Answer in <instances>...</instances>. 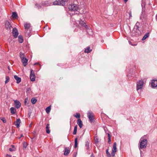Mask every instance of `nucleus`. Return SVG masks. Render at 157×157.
Listing matches in <instances>:
<instances>
[{"label":"nucleus","instance_id":"4c0bfd02","mask_svg":"<svg viewBox=\"0 0 157 157\" xmlns=\"http://www.w3.org/2000/svg\"><path fill=\"white\" fill-rule=\"evenodd\" d=\"M25 105H27L28 104V98H26L25 99Z\"/></svg>","mask_w":157,"mask_h":157},{"label":"nucleus","instance_id":"37998d69","mask_svg":"<svg viewBox=\"0 0 157 157\" xmlns=\"http://www.w3.org/2000/svg\"><path fill=\"white\" fill-rule=\"evenodd\" d=\"M95 143H98V140L97 139H96L95 140Z\"/></svg>","mask_w":157,"mask_h":157},{"label":"nucleus","instance_id":"a19ab883","mask_svg":"<svg viewBox=\"0 0 157 157\" xmlns=\"http://www.w3.org/2000/svg\"><path fill=\"white\" fill-rule=\"evenodd\" d=\"M49 124H47L46 126V129H49Z\"/></svg>","mask_w":157,"mask_h":157},{"label":"nucleus","instance_id":"a211bd4d","mask_svg":"<svg viewBox=\"0 0 157 157\" xmlns=\"http://www.w3.org/2000/svg\"><path fill=\"white\" fill-rule=\"evenodd\" d=\"M14 78L16 80L17 83H19L21 82V80L20 78L16 75H14Z\"/></svg>","mask_w":157,"mask_h":157},{"label":"nucleus","instance_id":"f8f14e48","mask_svg":"<svg viewBox=\"0 0 157 157\" xmlns=\"http://www.w3.org/2000/svg\"><path fill=\"white\" fill-rule=\"evenodd\" d=\"M21 123V121L19 118L17 119L16 121L14 122V124L16 126L17 128H18L20 127V124Z\"/></svg>","mask_w":157,"mask_h":157},{"label":"nucleus","instance_id":"bb28decb","mask_svg":"<svg viewBox=\"0 0 157 157\" xmlns=\"http://www.w3.org/2000/svg\"><path fill=\"white\" fill-rule=\"evenodd\" d=\"M31 101L32 104H34L36 103L37 100L36 98H32Z\"/></svg>","mask_w":157,"mask_h":157},{"label":"nucleus","instance_id":"c9c22d12","mask_svg":"<svg viewBox=\"0 0 157 157\" xmlns=\"http://www.w3.org/2000/svg\"><path fill=\"white\" fill-rule=\"evenodd\" d=\"M128 13L129 15V18H130L131 17H132L131 11H129L128 12Z\"/></svg>","mask_w":157,"mask_h":157},{"label":"nucleus","instance_id":"aec40b11","mask_svg":"<svg viewBox=\"0 0 157 157\" xmlns=\"http://www.w3.org/2000/svg\"><path fill=\"white\" fill-rule=\"evenodd\" d=\"M12 16L13 18L17 19L18 16L16 12H13L12 13Z\"/></svg>","mask_w":157,"mask_h":157},{"label":"nucleus","instance_id":"4be33fe9","mask_svg":"<svg viewBox=\"0 0 157 157\" xmlns=\"http://www.w3.org/2000/svg\"><path fill=\"white\" fill-rule=\"evenodd\" d=\"M89 144L90 142L88 141H87L86 142L85 147H86V149L87 150H88L89 148Z\"/></svg>","mask_w":157,"mask_h":157},{"label":"nucleus","instance_id":"a878e982","mask_svg":"<svg viewBox=\"0 0 157 157\" xmlns=\"http://www.w3.org/2000/svg\"><path fill=\"white\" fill-rule=\"evenodd\" d=\"M10 110L11 111V113L13 114H14L16 111V109L13 107L11 108L10 109Z\"/></svg>","mask_w":157,"mask_h":157},{"label":"nucleus","instance_id":"ea45409f","mask_svg":"<svg viewBox=\"0 0 157 157\" xmlns=\"http://www.w3.org/2000/svg\"><path fill=\"white\" fill-rule=\"evenodd\" d=\"M46 129V133H47L49 134L50 133V131L49 129Z\"/></svg>","mask_w":157,"mask_h":157},{"label":"nucleus","instance_id":"72a5a7b5","mask_svg":"<svg viewBox=\"0 0 157 157\" xmlns=\"http://www.w3.org/2000/svg\"><path fill=\"white\" fill-rule=\"evenodd\" d=\"M28 145V144L24 142L23 143V147L25 148H26Z\"/></svg>","mask_w":157,"mask_h":157},{"label":"nucleus","instance_id":"412c9836","mask_svg":"<svg viewBox=\"0 0 157 157\" xmlns=\"http://www.w3.org/2000/svg\"><path fill=\"white\" fill-rule=\"evenodd\" d=\"M18 40L20 43H22L23 41V37L21 35H19L18 37Z\"/></svg>","mask_w":157,"mask_h":157},{"label":"nucleus","instance_id":"f257e3e1","mask_svg":"<svg viewBox=\"0 0 157 157\" xmlns=\"http://www.w3.org/2000/svg\"><path fill=\"white\" fill-rule=\"evenodd\" d=\"M145 136H142L139 140L138 147L140 150V154L142 153L140 149L146 148L147 145V140L145 138Z\"/></svg>","mask_w":157,"mask_h":157},{"label":"nucleus","instance_id":"4468645a","mask_svg":"<svg viewBox=\"0 0 157 157\" xmlns=\"http://www.w3.org/2000/svg\"><path fill=\"white\" fill-rule=\"evenodd\" d=\"M79 23V25L85 27L86 29H87L88 27L87 25H86V23L85 22H84L83 21H78Z\"/></svg>","mask_w":157,"mask_h":157},{"label":"nucleus","instance_id":"9b49d317","mask_svg":"<svg viewBox=\"0 0 157 157\" xmlns=\"http://www.w3.org/2000/svg\"><path fill=\"white\" fill-rule=\"evenodd\" d=\"M21 60L24 66H26L27 65L28 60L26 58L21 59Z\"/></svg>","mask_w":157,"mask_h":157},{"label":"nucleus","instance_id":"864d4df0","mask_svg":"<svg viewBox=\"0 0 157 157\" xmlns=\"http://www.w3.org/2000/svg\"><path fill=\"white\" fill-rule=\"evenodd\" d=\"M8 69L9 70L10 69V68H9V67H8Z\"/></svg>","mask_w":157,"mask_h":157},{"label":"nucleus","instance_id":"49530a36","mask_svg":"<svg viewBox=\"0 0 157 157\" xmlns=\"http://www.w3.org/2000/svg\"><path fill=\"white\" fill-rule=\"evenodd\" d=\"M36 64H38V65H40V64L39 63H34V65H36Z\"/></svg>","mask_w":157,"mask_h":157},{"label":"nucleus","instance_id":"39448f33","mask_svg":"<svg viewBox=\"0 0 157 157\" xmlns=\"http://www.w3.org/2000/svg\"><path fill=\"white\" fill-rule=\"evenodd\" d=\"M116 147L117 144L116 142H114L113 144L112 150L111 153V155L113 157L115 156V153L117 151V148Z\"/></svg>","mask_w":157,"mask_h":157},{"label":"nucleus","instance_id":"3c124183","mask_svg":"<svg viewBox=\"0 0 157 157\" xmlns=\"http://www.w3.org/2000/svg\"><path fill=\"white\" fill-rule=\"evenodd\" d=\"M23 136V135H21V137Z\"/></svg>","mask_w":157,"mask_h":157},{"label":"nucleus","instance_id":"58836bf2","mask_svg":"<svg viewBox=\"0 0 157 157\" xmlns=\"http://www.w3.org/2000/svg\"><path fill=\"white\" fill-rule=\"evenodd\" d=\"M35 6L37 7L38 9H39L40 7V4L38 3H36L35 4Z\"/></svg>","mask_w":157,"mask_h":157},{"label":"nucleus","instance_id":"ddd939ff","mask_svg":"<svg viewBox=\"0 0 157 157\" xmlns=\"http://www.w3.org/2000/svg\"><path fill=\"white\" fill-rule=\"evenodd\" d=\"M14 101V104L15 106L17 109L19 108L21 106V104L20 102L17 100H15Z\"/></svg>","mask_w":157,"mask_h":157},{"label":"nucleus","instance_id":"b1692460","mask_svg":"<svg viewBox=\"0 0 157 157\" xmlns=\"http://www.w3.org/2000/svg\"><path fill=\"white\" fill-rule=\"evenodd\" d=\"M20 57L21 59L25 58V54L22 52H20L19 53Z\"/></svg>","mask_w":157,"mask_h":157},{"label":"nucleus","instance_id":"0eeeda50","mask_svg":"<svg viewBox=\"0 0 157 157\" xmlns=\"http://www.w3.org/2000/svg\"><path fill=\"white\" fill-rule=\"evenodd\" d=\"M143 85V82L141 80H140L137 83V90H138L139 89H141Z\"/></svg>","mask_w":157,"mask_h":157},{"label":"nucleus","instance_id":"f03ea898","mask_svg":"<svg viewBox=\"0 0 157 157\" xmlns=\"http://www.w3.org/2000/svg\"><path fill=\"white\" fill-rule=\"evenodd\" d=\"M25 32L26 35L30 36V33L31 32V25L30 23H26L24 24Z\"/></svg>","mask_w":157,"mask_h":157},{"label":"nucleus","instance_id":"9d476101","mask_svg":"<svg viewBox=\"0 0 157 157\" xmlns=\"http://www.w3.org/2000/svg\"><path fill=\"white\" fill-rule=\"evenodd\" d=\"M70 152V149L68 147H65L64 155L65 156H67L68 155Z\"/></svg>","mask_w":157,"mask_h":157},{"label":"nucleus","instance_id":"79ce46f5","mask_svg":"<svg viewBox=\"0 0 157 157\" xmlns=\"http://www.w3.org/2000/svg\"><path fill=\"white\" fill-rule=\"evenodd\" d=\"M6 156L7 157H11V155H9L8 154H6Z\"/></svg>","mask_w":157,"mask_h":157},{"label":"nucleus","instance_id":"20e7f679","mask_svg":"<svg viewBox=\"0 0 157 157\" xmlns=\"http://www.w3.org/2000/svg\"><path fill=\"white\" fill-rule=\"evenodd\" d=\"M87 117L91 122H92L94 120V115L91 111H88L87 113Z\"/></svg>","mask_w":157,"mask_h":157},{"label":"nucleus","instance_id":"2f4dec72","mask_svg":"<svg viewBox=\"0 0 157 157\" xmlns=\"http://www.w3.org/2000/svg\"><path fill=\"white\" fill-rule=\"evenodd\" d=\"M6 80L5 82V83L6 84L10 80V78L9 76H6Z\"/></svg>","mask_w":157,"mask_h":157},{"label":"nucleus","instance_id":"6ab92c4d","mask_svg":"<svg viewBox=\"0 0 157 157\" xmlns=\"http://www.w3.org/2000/svg\"><path fill=\"white\" fill-rule=\"evenodd\" d=\"M90 47H87V48L85 49L84 52L87 53L90 52L92 51V50L91 49H90Z\"/></svg>","mask_w":157,"mask_h":157},{"label":"nucleus","instance_id":"8fccbe9b","mask_svg":"<svg viewBox=\"0 0 157 157\" xmlns=\"http://www.w3.org/2000/svg\"><path fill=\"white\" fill-rule=\"evenodd\" d=\"M74 157H76V155L75 154H74L73 155Z\"/></svg>","mask_w":157,"mask_h":157},{"label":"nucleus","instance_id":"c85d7f7f","mask_svg":"<svg viewBox=\"0 0 157 157\" xmlns=\"http://www.w3.org/2000/svg\"><path fill=\"white\" fill-rule=\"evenodd\" d=\"M73 116L77 118L80 119L79 118L80 117V114L79 113H76V114L74 115Z\"/></svg>","mask_w":157,"mask_h":157},{"label":"nucleus","instance_id":"7ed1b4c3","mask_svg":"<svg viewBox=\"0 0 157 157\" xmlns=\"http://www.w3.org/2000/svg\"><path fill=\"white\" fill-rule=\"evenodd\" d=\"M68 8L71 11H77L79 9L78 6L75 4H71L68 6Z\"/></svg>","mask_w":157,"mask_h":157},{"label":"nucleus","instance_id":"09e8293b","mask_svg":"<svg viewBox=\"0 0 157 157\" xmlns=\"http://www.w3.org/2000/svg\"><path fill=\"white\" fill-rule=\"evenodd\" d=\"M155 18H156V20H157V14L156 15V17H155Z\"/></svg>","mask_w":157,"mask_h":157},{"label":"nucleus","instance_id":"7c9ffc66","mask_svg":"<svg viewBox=\"0 0 157 157\" xmlns=\"http://www.w3.org/2000/svg\"><path fill=\"white\" fill-rule=\"evenodd\" d=\"M108 143L110 144L111 143V136L109 133H108Z\"/></svg>","mask_w":157,"mask_h":157},{"label":"nucleus","instance_id":"e433bc0d","mask_svg":"<svg viewBox=\"0 0 157 157\" xmlns=\"http://www.w3.org/2000/svg\"><path fill=\"white\" fill-rule=\"evenodd\" d=\"M1 119L3 123H5L6 122V120L5 118L2 117Z\"/></svg>","mask_w":157,"mask_h":157},{"label":"nucleus","instance_id":"6e6552de","mask_svg":"<svg viewBox=\"0 0 157 157\" xmlns=\"http://www.w3.org/2000/svg\"><path fill=\"white\" fill-rule=\"evenodd\" d=\"M13 35L15 38H16L18 35V32L17 29L15 28H14L12 31Z\"/></svg>","mask_w":157,"mask_h":157},{"label":"nucleus","instance_id":"c756f323","mask_svg":"<svg viewBox=\"0 0 157 157\" xmlns=\"http://www.w3.org/2000/svg\"><path fill=\"white\" fill-rule=\"evenodd\" d=\"M149 36V33L146 34L142 38V40H144L147 38Z\"/></svg>","mask_w":157,"mask_h":157},{"label":"nucleus","instance_id":"cd10ccee","mask_svg":"<svg viewBox=\"0 0 157 157\" xmlns=\"http://www.w3.org/2000/svg\"><path fill=\"white\" fill-rule=\"evenodd\" d=\"M77 126L76 125L75 127L74 128V131L73 132V134L74 135H75L76 134L77 131Z\"/></svg>","mask_w":157,"mask_h":157},{"label":"nucleus","instance_id":"2eb2a0df","mask_svg":"<svg viewBox=\"0 0 157 157\" xmlns=\"http://www.w3.org/2000/svg\"><path fill=\"white\" fill-rule=\"evenodd\" d=\"M77 123L80 128H81L82 127L83 125L82 122L80 119H78L77 121Z\"/></svg>","mask_w":157,"mask_h":157},{"label":"nucleus","instance_id":"473e14b6","mask_svg":"<svg viewBox=\"0 0 157 157\" xmlns=\"http://www.w3.org/2000/svg\"><path fill=\"white\" fill-rule=\"evenodd\" d=\"M106 154L109 157H111V155L110 154V153L108 151V149H107L106 150Z\"/></svg>","mask_w":157,"mask_h":157},{"label":"nucleus","instance_id":"f3484780","mask_svg":"<svg viewBox=\"0 0 157 157\" xmlns=\"http://www.w3.org/2000/svg\"><path fill=\"white\" fill-rule=\"evenodd\" d=\"M58 1L59 5L63 6L65 4V2H66V0H59Z\"/></svg>","mask_w":157,"mask_h":157},{"label":"nucleus","instance_id":"de8ad7c7","mask_svg":"<svg viewBox=\"0 0 157 157\" xmlns=\"http://www.w3.org/2000/svg\"><path fill=\"white\" fill-rule=\"evenodd\" d=\"M124 1L125 3H126L128 1V0H124Z\"/></svg>","mask_w":157,"mask_h":157},{"label":"nucleus","instance_id":"603ef678","mask_svg":"<svg viewBox=\"0 0 157 157\" xmlns=\"http://www.w3.org/2000/svg\"><path fill=\"white\" fill-rule=\"evenodd\" d=\"M132 45H133V46H134V45H136V44H134V45L132 44Z\"/></svg>","mask_w":157,"mask_h":157},{"label":"nucleus","instance_id":"423d86ee","mask_svg":"<svg viewBox=\"0 0 157 157\" xmlns=\"http://www.w3.org/2000/svg\"><path fill=\"white\" fill-rule=\"evenodd\" d=\"M30 77L32 81H34L35 80V76L34 71L32 69L30 70Z\"/></svg>","mask_w":157,"mask_h":157},{"label":"nucleus","instance_id":"1a4fd4ad","mask_svg":"<svg viewBox=\"0 0 157 157\" xmlns=\"http://www.w3.org/2000/svg\"><path fill=\"white\" fill-rule=\"evenodd\" d=\"M151 84L153 88H155L157 87V80L153 79L151 80Z\"/></svg>","mask_w":157,"mask_h":157},{"label":"nucleus","instance_id":"393cba45","mask_svg":"<svg viewBox=\"0 0 157 157\" xmlns=\"http://www.w3.org/2000/svg\"><path fill=\"white\" fill-rule=\"evenodd\" d=\"M51 105H50L47 107L45 109L47 113H49L51 109Z\"/></svg>","mask_w":157,"mask_h":157},{"label":"nucleus","instance_id":"f704fd0d","mask_svg":"<svg viewBox=\"0 0 157 157\" xmlns=\"http://www.w3.org/2000/svg\"><path fill=\"white\" fill-rule=\"evenodd\" d=\"M59 1H56L53 2V4L54 5H59Z\"/></svg>","mask_w":157,"mask_h":157},{"label":"nucleus","instance_id":"a18cd8bd","mask_svg":"<svg viewBox=\"0 0 157 157\" xmlns=\"http://www.w3.org/2000/svg\"><path fill=\"white\" fill-rule=\"evenodd\" d=\"M90 157H94V156L93 155V154H92L91 156H90Z\"/></svg>","mask_w":157,"mask_h":157},{"label":"nucleus","instance_id":"5701e85b","mask_svg":"<svg viewBox=\"0 0 157 157\" xmlns=\"http://www.w3.org/2000/svg\"><path fill=\"white\" fill-rule=\"evenodd\" d=\"M78 146V138H76L75 140L74 148H76Z\"/></svg>","mask_w":157,"mask_h":157},{"label":"nucleus","instance_id":"dca6fc26","mask_svg":"<svg viewBox=\"0 0 157 157\" xmlns=\"http://www.w3.org/2000/svg\"><path fill=\"white\" fill-rule=\"evenodd\" d=\"M5 25L7 29L8 30L10 29L11 25L10 23L8 21L6 22Z\"/></svg>","mask_w":157,"mask_h":157},{"label":"nucleus","instance_id":"c03bdc74","mask_svg":"<svg viewBox=\"0 0 157 157\" xmlns=\"http://www.w3.org/2000/svg\"><path fill=\"white\" fill-rule=\"evenodd\" d=\"M9 151H13V150H12V148H9Z\"/></svg>","mask_w":157,"mask_h":157}]
</instances>
